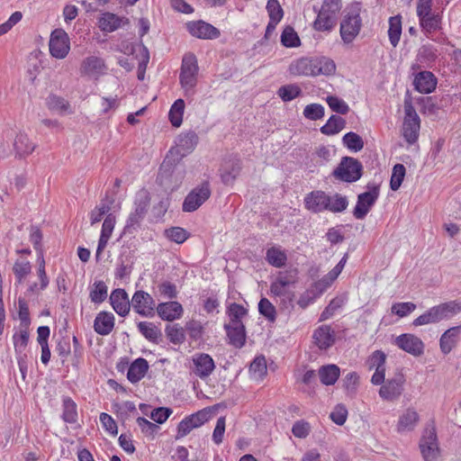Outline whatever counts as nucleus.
<instances>
[{"mask_svg":"<svg viewBox=\"0 0 461 461\" xmlns=\"http://www.w3.org/2000/svg\"><path fill=\"white\" fill-rule=\"evenodd\" d=\"M460 312L461 303L456 301H450L431 307L423 314L416 318L413 321L412 324L414 326H421L430 323H437L442 320L449 319Z\"/></svg>","mask_w":461,"mask_h":461,"instance_id":"f257e3e1","label":"nucleus"},{"mask_svg":"<svg viewBox=\"0 0 461 461\" xmlns=\"http://www.w3.org/2000/svg\"><path fill=\"white\" fill-rule=\"evenodd\" d=\"M198 143V136L194 131H188L181 133L177 137L176 147L169 150V154L166 157L160 167L161 174L170 170L172 163L170 162V157L175 155L179 156L176 159L173 158L174 162H178L181 158L190 154Z\"/></svg>","mask_w":461,"mask_h":461,"instance_id":"f03ea898","label":"nucleus"},{"mask_svg":"<svg viewBox=\"0 0 461 461\" xmlns=\"http://www.w3.org/2000/svg\"><path fill=\"white\" fill-rule=\"evenodd\" d=\"M341 8L340 0H323L317 18L313 23V28L319 32L331 31L337 23V14Z\"/></svg>","mask_w":461,"mask_h":461,"instance_id":"7ed1b4c3","label":"nucleus"},{"mask_svg":"<svg viewBox=\"0 0 461 461\" xmlns=\"http://www.w3.org/2000/svg\"><path fill=\"white\" fill-rule=\"evenodd\" d=\"M197 59L193 53H186L181 65L179 81L185 95L194 94V88L197 84L198 75Z\"/></svg>","mask_w":461,"mask_h":461,"instance_id":"20e7f679","label":"nucleus"},{"mask_svg":"<svg viewBox=\"0 0 461 461\" xmlns=\"http://www.w3.org/2000/svg\"><path fill=\"white\" fill-rule=\"evenodd\" d=\"M363 173L361 162L351 157H343L333 170L332 176L342 182L353 183L360 179Z\"/></svg>","mask_w":461,"mask_h":461,"instance_id":"39448f33","label":"nucleus"},{"mask_svg":"<svg viewBox=\"0 0 461 461\" xmlns=\"http://www.w3.org/2000/svg\"><path fill=\"white\" fill-rule=\"evenodd\" d=\"M404 113L402 133L408 144L412 145L419 138L420 120L411 102H404Z\"/></svg>","mask_w":461,"mask_h":461,"instance_id":"423d86ee","label":"nucleus"},{"mask_svg":"<svg viewBox=\"0 0 461 461\" xmlns=\"http://www.w3.org/2000/svg\"><path fill=\"white\" fill-rule=\"evenodd\" d=\"M368 191L357 196V204L353 211L356 219L362 220L369 212L379 196V186L373 184L367 185Z\"/></svg>","mask_w":461,"mask_h":461,"instance_id":"0eeeda50","label":"nucleus"},{"mask_svg":"<svg viewBox=\"0 0 461 461\" xmlns=\"http://www.w3.org/2000/svg\"><path fill=\"white\" fill-rule=\"evenodd\" d=\"M211 196V188L207 181L194 188L185 198L183 211L192 212L196 211Z\"/></svg>","mask_w":461,"mask_h":461,"instance_id":"6e6552de","label":"nucleus"},{"mask_svg":"<svg viewBox=\"0 0 461 461\" xmlns=\"http://www.w3.org/2000/svg\"><path fill=\"white\" fill-rule=\"evenodd\" d=\"M405 378L402 373H397L393 378L384 380L379 389V396L387 402L398 400L404 390Z\"/></svg>","mask_w":461,"mask_h":461,"instance_id":"1a4fd4ad","label":"nucleus"},{"mask_svg":"<svg viewBox=\"0 0 461 461\" xmlns=\"http://www.w3.org/2000/svg\"><path fill=\"white\" fill-rule=\"evenodd\" d=\"M50 52L52 57L65 59L70 50V41L68 33L63 29H55L50 38Z\"/></svg>","mask_w":461,"mask_h":461,"instance_id":"9d476101","label":"nucleus"},{"mask_svg":"<svg viewBox=\"0 0 461 461\" xmlns=\"http://www.w3.org/2000/svg\"><path fill=\"white\" fill-rule=\"evenodd\" d=\"M107 66L104 59L97 56H88L80 64L79 73L82 77H87L95 80L106 74Z\"/></svg>","mask_w":461,"mask_h":461,"instance_id":"9b49d317","label":"nucleus"},{"mask_svg":"<svg viewBox=\"0 0 461 461\" xmlns=\"http://www.w3.org/2000/svg\"><path fill=\"white\" fill-rule=\"evenodd\" d=\"M361 29V18L357 11L348 13L340 23V36L345 43H351Z\"/></svg>","mask_w":461,"mask_h":461,"instance_id":"f8f14e48","label":"nucleus"},{"mask_svg":"<svg viewBox=\"0 0 461 461\" xmlns=\"http://www.w3.org/2000/svg\"><path fill=\"white\" fill-rule=\"evenodd\" d=\"M192 373L202 380L208 378L215 369L212 357L206 353H196L192 357Z\"/></svg>","mask_w":461,"mask_h":461,"instance_id":"ddd939ff","label":"nucleus"},{"mask_svg":"<svg viewBox=\"0 0 461 461\" xmlns=\"http://www.w3.org/2000/svg\"><path fill=\"white\" fill-rule=\"evenodd\" d=\"M386 355L381 350H375L368 357L366 365L369 370L375 369L371 378L373 384L379 385L384 381Z\"/></svg>","mask_w":461,"mask_h":461,"instance_id":"4468645a","label":"nucleus"},{"mask_svg":"<svg viewBox=\"0 0 461 461\" xmlns=\"http://www.w3.org/2000/svg\"><path fill=\"white\" fill-rule=\"evenodd\" d=\"M394 344L402 350L414 357H420L424 352V343L422 340L411 333L398 336L394 340Z\"/></svg>","mask_w":461,"mask_h":461,"instance_id":"2eb2a0df","label":"nucleus"},{"mask_svg":"<svg viewBox=\"0 0 461 461\" xmlns=\"http://www.w3.org/2000/svg\"><path fill=\"white\" fill-rule=\"evenodd\" d=\"M133 310L141 316L150 317L154 314L155 301L144 291H136L131 298Z\"/></svg>","mask_w":461,"mask_h":461,"instance_id":"dca6fc26","label":"nucleus"},{"mask_svg":"<svg viewBox=\"0 0 461 461\" xmlns=\"http://www.w3.org/2000/svg\"><path fill=\"white\" fill-rule=\"evenodd\" d=\"M188 32L198 39L212 40L220 36V31L203 20L192 21L185 24Z\"/></svg>","mask_w":461,"mask_h":461,"instance_id":"f3484780","label":"nucleus"},{"mask_svg":"<svg viewBox=\"0 0 461 461\" xmlns=\"http://www.w3.org/2000/svg\"><path fill=\"white\" fill-rule=\"evenodd\" d=\"M424 461H435L438 455L437 434L434 429H426L420 442Z\"/></svg>","mask_w":461,"mask_h":461,"instance_id":"a211bd4d","label":"nucleus"},{"mask_svg":"<svg viewBox=\"0 0 461 461\" xmlns=\"http://www.w3.org/2000/svg\"><path fill=\"white\" fill-rule=\"evenodd\" d=\"M134 211L131 212L126 221L125 229H135L140 226V223L144 219L149 206V198L146 194L139 195L134 202Z\"/></svg>","mask_w":461,"mask_h":461,"instance_id":"6ab92c4d","label":"nucleus"},{"mask_svg":"<svg viewBox=\"0 0 461 461\" xmlns=\"http://www.w3.org/2000/svg\"><path fill=\"white\" fill-rule=\"evenodd\" d=\"M207 420L208 412L205 411H199L196 413L190 415L178 424V437L186 436L193 429L202 426L207 421Z\"/></svg>","mask_w":461,"mask_h":461,"instance_id":"aec40b11","label":"nucleus"},{"mask_svg":"<svg viewBox=\"0 0 461 461\" xmlns=\"http://www.w3.org/2000/svg\"><path fill=\"white\" fill-rule=\"evenodd\" d=\"M329 201L330 195L323 191H312L304 198L305 207L313 212L326 211Z\"/></svg>","mask_w":461,"mask_h":461,"instance_id":"412c9836","label":"nucleus"},{"mask_svg":"<svg viewBox=\"0 0 461 461\" xmlns=\"http://www.w3.org/2000/svg\"><path fill=\"white\" fill-rule=\"evenodd\" d=\"M110 302L113 310L120 316L124 317L129 313L131 303H130L125 290L121 288L113 290L110 295Z\"/></svg>","mask_w":461,"mask_h":461,"instance_id":"4be33fe9","label":"nucleus"},{"mask_svg":"<svg viewBox=\"0 0 461 461\" xmlns=\"http://www.w3.org/2000/svg\"><path fill=\"white\" fill-rule=\"evenodd\" d=\"M230 344L240 348L246 342V330L242 322L228 323L224 325Z\"/></svg>","mask_w":461,"mask_h":461,"instance_id":"5701e85b","label":"nucleus"},{"mask_svg":"<svg viewBox=\"0 0 461 461\" xmlns=\"http://www.w3.org/2000/svg\"><path fill=\"white\" fill-rule=\"evenodd\" d=\"M314 59L301 58L294 60L289 66V73L294 76L314 77Z\"/></svg>","mask_w":461,"mask_h":461,"instance_id":"b1692460","label":"nucleus"},{"mask_svg":"<svg viewBox=\"0 0 461 461\" xmlns=\"http://www.w3.org/2000/svg\"><path fill=\"white\" fill-rule=\"evenodd\" d=\"M157 312L162 320L171 321L181 317L183 307L176 301L161 303L157 306Z\"/></svg>","mask_w":461,"mask_h":461,"instance_id":"393cba45","label":"nucleus"},{"mask_svg":"<svg viewBox=\"0 0 461 461\" xmlns=\"http://www.w3.org/2000/svg\"><path fill=\"white\" fill-rule=\"evenodd\" d=\"M313 339L320 349H327L335 343V332L329 325H322L315 330Z\"/></svg>","mask_w":461,"mask_h":461,"instance_id":"a878e982","label":"nucleus"},{"mask_svg":"<svg viewBox=\"0 0 461 461\" xmlns=\"http://www.w3.org/2000/svg\"><path fill=\"white\" fill-rule=\"evenodd\" d=\"M114 327V316L112 312H100L94 321L95 331L102 336L110 334Z\"/></svg>","mask_w":461,"mask_h":461,"instance_id":"bb28decb","label":"nucleus"},{"mask_svg":"<svg viewBox=\"0 0 461 461\" xmlns=\"http://www.w3.org/2000/svg\"><path fill=\"white\" fill-rule=\"evenodd\" d=\"M437 86L434 75L429 71H422L417 74L414 79V86L420 93L429 94Z\"/></svg>","mask_w":461,"mask_h":461,"instance_id":"cd10ccee","label":"nucleus"},{"mask_svg":"<svg viewBox=\"0 0 461 461\" xmlns=\"http://www.w3.org/2000/svg\"><path fill=\"white\" fill-rule=\"evenodd\" d=\"M420 25L426 35L430 38V34L441 29L442 15L440 13H432L419 18Z\"/></svg>","mask_w":461,"mask_h":461,"instance_id":"c85d7f7f","label":"nucleus"},{"mask_svg":"<svg viewBox=\"0 0 461 461\" xmlns=\"http://www.w3.org/2000/svg\"><path fill=\"white\" fill-rule=\"evenodd\" d=\"M148 369V361L145 358L139 357L131 364L128 369L127 378L133 384L137 383L144 377Z\"/></svg>","mask_w":461,"mask_h":461,"instance_id":"c756f323","label":"nucleus"},{"mask_svg":"<svg viewBox=\"0 0 461 461\" xmlns=\"http://www.w3.org/2000/svg\"><path fill=\"white\" fill-rule=\"evenodd\" d=\"M47 107L59 114L72 113L69 103L61 96L50 95L46 100Z\"/></svg>","mask_w":461,"mask_h":461,"instance_id":"7c9ffc66","label":"nucleus"},{"mask_svg":"<svg viewBox=\"0 0 461 461\" xmlns=\"http://www.w3.org/2000/svg\"><path fill=\"white\" fill-rule=\"evenodd\" d=\"M419 421V414L413 409H407L405 412L399 418L397 430L399 432L410 431L414 429Z\"/></svg>","mask_w":461,"mask_h":461,"instance_id":"2f4dec72","label":"nucleus"},{"mask_svg":"<svg viewBox=\"0 0 461 461\" xmlns=\"http://www.w3.org/2000/svg\"><path fill=\"white\" fill-rule=\"evenodd\" d=\"M340 370L336 365L322 366L319 369L321 382L325 385L334 384L339 377Z\"/></svg>","mask_w":461,"mask_h":461,"instance_id":"473e14b6","label":"nucleus"},{"mask_svg":"<svg viewBox=\"0 0 461 461\" xmlns=\"http://www.w3.org/2000/svg\"><path fill=\"white\" fill-rule=\"evenodd\" d=\"M123 19L111 13H105L99 19V27L103 32H112L119 29Z\"/></svg>","mask_w":461,"mask_h":461,"instance_id":"72a5a7b5","label":"nucleus"},{"mask_svg":"<svg viewBox=\"0 0 461 461\" xmlns=\"http://www.w3.org/2000/svg\"><path fill=\"white\" fill-rule=\"evenodd\" d=\"M14 147L17 155L22 157L31 154L35 149V144L30 141L26 134L19 133L16 135Z\"/></svg>","mask_w":461,"mask_h":461,"instance_id":"f704fd0d","label":"nucleus"},{"mask_svg":"<svg viewBox=\"0 0 461 461\" xmlns=\"http://www.w3.org/2000/svg\"><path fill=\"white\" fill-rule=\"evenodd\" d=\"M459 327H453L445 331L439 340L440 349L444 354H448L456 344V337L458 334Z\"/></svg>","mask_w":461,"mask_h":461,"instance_id":"c9c22d12","label":"nucleus"},{"mask_svg":"<svg viewBox=\"0 0 461 461\" xmlns=\"http://www.w3.org/2000/svg\"><path fill=\"white\" fill-rule=\"evenodd\" d=\"M346 124V121L338 115H331L327 123L321 128L322 134L330 136L339 132Z\"/></svg>","mask_w":461,"mask_h":461,"instance_id":"e433bc0d","label":"nucleus"},{"mask_svg":"<svg viewBox=\"0 0 461 461\" xmlns=\"http://www.w3.org/2000/svg\"><path fill=\"white\" fill-rule=\"evenodd\" d=\"M402 34V18L400 15L390 17L388 36L391 44L396 47Z\"/></svg>","mask_w":461,"mask_h":461,"instance_id":"4c0bfd02","label":"nucleus"},{"mask_svg":"<svg viewBox=\"0 0 461 461\" xmlns=\"http://www.w3.org/2000/svg\"><path fill=\"white\" fill-rule=\"evenodd\" d=\"M140 332L149 341L158 343L161 337L160 330L152 322L140 321L138 323Z\"/></svg>","mask_w":461,"mask_h":461,"instance_id":"58836bf2","label":"nucleus"},{"mask_svg":"<svg viewBox=\"0 0 461 461\" xmlns=\"http://www.w3.org/2000/svg\"><path fill=\"white\" fill-rule=\"evenodd\" d=\"M62 402V420L67 423H76L77 420L76 402L69 397H64Z\"/></svg>","mask_w":461,"mask_h":461,"instance_id":"ea45409f","label":"nucleus"},{"mask_svg":"<svg viewBox=\"0 0 461 461\" xmlns=\"http://www.w3.org/2000/svg\"><path fill=\"white\" fill-rule=\"evenodd\" d=\"M266 259L269 265L275 267H282L285 265L287 257L280 249L272 247L267 250Z\"/></svg>","mask_w":461,"mask_h":461,"instance_id":"a19ab883","label":"nucleus"},{"mask_svg":"<svg viewBox=\"0 0 461 461\" xmlns=\"http://www.w3.org/2000/svg\"><path fill=\"white\" fill-rule=\"evenodd\" d=\"M185 110V102L183 99H177L172 104L168 117L174 127H179L183 122V114Z\"/></svg>","mask_w":461,"mask_h":461,"instance_id":"79ce46f5","label":"nucleus"},{"mask_svg":"<svg viewBox=\"0 0 461 461\" xmlns=\"http://www.w3.org/2000/svg\"><path fill=\"white\" fill-rule=\"evenodd\" d=\"M314 64L316 66V68H314V77L318 75L330 76L336 70L334 61L327 58L314 59Z\"/></svg>","mask_w":461,"mask_h":461,"instance_id":"37998d69","label":"nucleus"},{"mask_svg":"<svg viewBox=\"0 0 461 461\" xmlns=\"http://www.w3.org/2000/svg\"><path fill=\"white\" fill-rule=\"evenodd\" d=\"M302 94V89L299 86L296 84H288L279 87L277 91L278 96L284 101V102H290L296 97L300 96Z\"/></svg>","mask_w":461,"mask_h":461,"instance_id":"c03bdc74","label":"nucleus"},{"mask_svg":"<svg viewBox=\"0 0 461 461\" xmlns=\"http://www.w3.org/2000/svg\"><path fill=\"white\" fill-rule=\"evenodd\" d=\"M438 58V50L432 44L422 45L418 51V60L429 65Z\"/></svg>","mask_w":461,"mask_h":461,"instance_id":"a18cd8bd","label":"nucleus"},{"mask_svg":"<svg viewBox=\"0 0 461 461\" xmlns=\"http://www.w3.org/2000/svg\"><path fill=\"white\" fill-rule=\"evenodd\" d=\"M108 288L104 281L94 283L89 297L94 303H101L107 297Z\"/></svg>","mask_w":461,"mask_h":461,"instance_id":"49530a36","label":"nucleus"},{"mask_svg":"<svg viewBox=\"0 0 461 461\" xmlns=\"http://www.w3.org/2000/svg\"><path fill=\"white\" fill-rule=\"evenodd\" d=\"M328 203L326 210L332 212H341L345 211L348 205L347 197L340 194L330 195V201Z\"/></svg>","mask_w":461,"mask_h":461,"instance_id":"de8ad7c7","label":"nucleus"},{"mask_svg":"<svg viewBox=\"0 0 461 461\" xmlns=\"http://www.w3.org/2000/svg\"><path fill=\"white\" fill-rule=\"evenodd\" d=\"M342 142L344 146L354 152L360 151L364 147L363 139L353 131L346 133L342 138Z\"/></svg>","mask_w":461,"mask_h":461,"instance_id":"09e8293b","label":"nucleus"},{"mask_svg":"<svg viewBox=\"0 0 461 461\" xmlns=\"http://www.w3.org/2000/svg\"><path fill=\"white\" fill-rule=\"evenodd\" d=\"M267 371V361L263 356L257 357L250 364L249 372L255 379H262Z\"/></svg>","mask_w":461,"mask_h":461,"instance_id":"8fccbe9b","label":"nucleus"},{"mask_svg":"<svg viewBox=\"0 0 461 461\" xmlns=\"http://www.w3.org/2000/svg\"><path fill=\"white\" fill-rule=\"evenodd\" d=\"M406 174L405 167L402 164H396L393 167V172L390 180V188L393 191H397L404 179Z\"/></svg>","mask_w":461,"mask_h":461,"instance_id":"3c124183","label":"nucleus"},{"mask_svg":"<svg viewBox=\"0 0 461 461\" xmlns=\"http://www.w3.org/2000/svg\"><path fill=\"white\" fill-rule=\"evenodd\" d=\"M258 312L270 322L276 319V310L273 303L267 298H261L258 303Z\"/></svg>","mask_w":461,"mask_h":461,"instance_id":"603ef678","label":"nucleus"},{"mask_svg":"<svg viewBox=\"0 0 461 461\" xmlns=\"http://www.w3.org/2000/svg\"><path fill=\"white\" fill-rule=\"evenodd\" d=\"M281 42L285 47L293 48L300 45V39L291 26H286L281 34Z\"/></svg>","mask_w":461,"mask_h":461,"instance_id":"864d4df0","label":"nucleus"},{"mask_svg":"<svg viewBox=\"0 0 461 461\" xmlns=\"http://www.w3.org/2000/svg\"><path fill=\"white\" fill-rule=\"evenodd\" d=\"M166 334L173 344H182L185 341V331L178 324L167 325Z\"/></svg>","mask_w":461,"mask_h":461,"instance_id":"5fc2aeb1","label":"nucleus"},{"mask_svg":"<svg viewBox=\"0 0 461 461\" xmlns=\"http://www.w3.org/2000/svg\"><path fill=\"white\" fill-rule=\"evenodd\" d=\"M288 286L277 282L275 280L271 283L270 285V293L271 294L277 297H285L288 300V303H291L294 297V294L287 289Z\"/></svg>","mask_w":461,"mask_h":461,"instance_id":"6e6d98bb","label":"nucleus"},{"mask_svg":"<svg viewBox=\"0 0 461 461\" xmlns=\"http://www.w3.org/2000/svg\"><path fill=\"white\" fill-rule=\"evenodd\" d=\"M267 11L269 15V21H273V23H279L284 16V11L277 0H268Z\"/></svg>","mask_w":461,"mask_h":461,"instance_id":"4d7b16f0","label":"nucleus"},{"mask_svg":"<svg viewBox=\"0 0 461 461\" xmlns=\"http://www.w3.org/2000/svg\"><path fill=\"white\" fill-rule=\"evenodd\" d=\"M344 303L345 299L343 297H335L334 299H332L321 312L320 321H326L331 318L336 312V311L344 304Z\"/></svg>","mask_w":461,"mask_h":461,"instance_id":"13d9d810","label":"nucleus"},{"mask_svg":"<svg viewBox=\"0 0 461 461\" xmlns=\"http://www.w3.org/2000/svg\"><path fill=\"white\" fill-rule=\"evenodd\" d=\"M416 309V304L411 302L395 303L392 305L391 312L400 318L406 317Z\"/></svg>","mask_w":461,"mask_h":461,"instance_id":"bf43d9fd","label":"nucleus"},{"mask_svg":"<svg viewBox=\"0 0 461 461\" xmlns=\"http://www.w3.org/2000/svg\"><path fill=\"white\" fill-rule=\"evenodd\" d=\"M326 102L330 108L338 113L347 114L349 111V107L346 102L334 95H329L326 98Z\"/></svg>","mask_w":461,"mask_h":461,"instance_id":"052dcab7","label":"nucleus"},{"mask_svg":"<svg viewBox=\"0 0 461 461\" xmlns=\"http://www.w3.org/2000/svg\"><path fill=\"white\" fill-rule=\"evenodd\" d=\"M165 235L176 243H183L188 238L187 231L180 227H172L165 230Z\"/></svg>","mask_w":461,"mask_h":461,"instance_id":"680f3d73","label":"nucleus"},{"mask_svg":"<svg viewBox=\"0 0 461 461\" xmlns=\"http://www.w3.org/2000/svg\"><path fill=\"white\" fill-rule=\"evenodd\" d=\"M305 118L316 121L324 116V107L320 104H311L305 106L303 110Z\"/></svg>","mask_w":461,"mask_h":461,"instance_id":"e2e57ef3","label":"nucleus"},{"mask_svg":"<svg viewBox=\"0 0 461 461\" xmlns=\"http://www.w3.org/2000/svg\"><path fill=\"white\" fill-rule=\"evenodd\" d=\"M298 279V271L297 269H288L285 271H281L278 273L276 280L285 286H289L291 285H294Z\"/></svg>","mask_w":461,"mask_h":461,"instance_id":"0e129e2a","label":"nucleus"},{"mask_svg":"<svg viewBox=\"0 0 461 461\" xmlns=\"http://www.w3.org/2000/svg\"><path fill=\"white\" fill-rule=\"evenodd\" d=\"M247 314V310L240 304L231 303L229 307L230 323L242 322L241 319Z\"/></svg>","mask_w":461,"mask_h":461,"instance_id":"69168bd1","label":"nucleus"},{"mask_svg":"<svg viewBox=\"0 0 461 461\" xmlns=\"http://www.w3.org/2000/svg\"><path fill=\"white\" fill-rule=\"evenodd\" d=\"M31 264L29 261H16L14 265L13 270L19 282L31 273Z\"/></svg>","mask_w":461,"mask_h":461,"instance_id":"338daca9","label":"nucleus"},{"mask_svg":"<svg viewBox=\"0 0 461 461\" xmlns=\"http://www.w3.org/2000/svg\"><path fill=\"white\" fill-rule=\"evenodd\" d=\"M348 411L343 405H337L333 411L330 413V418L337 425H343L346 422Z\"/></svg>","mask_w":461,"mask_h":461,"instance_id":"774afa93","label":"nucleus"}]
</instances>
